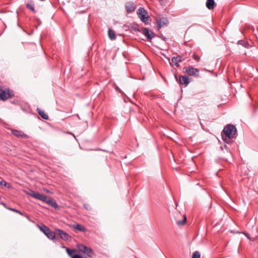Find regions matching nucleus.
I'll return each mask as SVG.
<instances>
[{"label": "nucleus", "instance_id": "25", "mask_svg": "<svg viewBox=\"0 0 258 258\" xmlns=\"http://www.w3.org/2000/svg\"><path fill=\"white\" fill-rule=\"evenodd\" d=\"M0 185L2 186H6L7 185V183L4 180H2L0 181Z\"/></svg>", "mask_w": 258, "mask_h": 258}, {"label": "nucleus", "instance_id": "8", "mask_svg": "<svg viewBox=\"0 0 258 258\" xmlns=\"http://www.w3.org/2000/svg\"><path fill=\"white\" fill-rule=\"evenodd\" d=\"M156 23L158 24V29L161 27L167 26L168 24V21L166 18H161L156 20Z\"/></svg>", "mask_w": 258, "mask_h": 258}, {"label": "nucleus", "instance_id": "27", "mask_svg": "<svg viewBox=\"0 0 258 258\" xmlns=\"http://www.w3.org/2000/svg\"><path fill=\"white\" fill-rule=\"evenodd\" d=\"M72 258H82L81 256L77 254H75V255H73V256H72Z\"/></svg>", "mask_w": 258, "mask_h": 258}, {"label": "nucleus", "instance_id": "28", "mask_svg": "<svg viewBox=\"0 0 258 258\" xmlns=\"http://www.w3.org/2000/svg\"><path fill=\"white\" fill-rule=\"evenodd\" d=\"M244 234L249 239L251 240V238L250 237L249 235L247 234V233H244ZM251 240H253L252 239H251Z\"/></svg>", "mask_w": 258, "mask_h": 258}, {"label": "nucleus", "instance_id": "7", "mask_svg": "<svg viewBox=\"0 0 258 258\" xmlns=\"http://www.w3.org/2000/svg\"><path fill=\"white\" fill-rule=\"evenodd\" d=\"M55 234L58 235L60 237L64 240H68L70 237L68 233L59 229H56L55 230Z\"/></svg>", "mask_w": 258, "mask_h": 258}, {"label": "nucleus", "instance_id": "30", "mask_svg": "<svg viewBox=\"0 0 258 258\" xmlns=\"http://www.w3.org/2000/svg\"><path fill=\"white\" fill-rule=\"evenodd\" d=\"M44 190L45 191H46V192H48V193H49V192H50L49 190L46 189H44Z\"/></svg>", "mask_w": 258, "mask_h": 258}, {"label": "nucleus", "instance_id": "10", "mask_svg": "<svg viewBox=\"0 0 258 258\" xmlns=\"http://www.w3.org/2000/svg\"><path fill=\"white\" fill-rule=\"evenodd\" d=\"M31 196L34 198L41 200L43 202H45V203L48 199L46 196L40 194L36 192H33Z\"/></svg>", "mask_w": 258, "mask_h": 258}, {"label": "nucleus", "instance_id": "23", "mask_svg": "<svg viewBox=\"0 0 258 258\" xmlns=\"http://www.w3.org/2000/svg\"><path fill=\"white\" fill-rule=\"evenodd\" d=\"M8 209L10 210V211H13V212H15L16 213H17L21 215H22V213L19 211V210H17V209H13V208H7Z\"/></svg>", "mask_w": 258, "mask_h": 258}, {"label": "nucleus", "instance_id": "33", "mask_svg": "<svg viewBox=\"0 0 258 258\" xmlns=\"http://www.w3.org/2000/svg\"><path fill=\"white\" fill-rule=\"evenodd\" d=\"M2 205L5 206V204L4 203H2Z\"/></svg>", "mask_w": 258, "mask_h": 258}, {"label": "nucleus", "instance_id": "29", "mask_svg": "<svg viewBox=\"0 0 258 258\" xmlns=\"http://www.w3.org/2000/svg\"><path fill=\"white\" fill-rule=\"evenodd\" d=\"M222 139H223V140L225 142H226L228 143V142L226 141V138H224V136H222Z\"/></svg>", "mask_w": 258, "mask_h": 258}, {"label": "nucleus", "instance_id": "21", "mask_svg": "<svg viewBox=\"0 0 258 258\" xmlns=\"http://www.w3.org/2000/svg\"><path fill=\"white\" fill-rule=\"evenodd\" d=\"M186 220V218L185 215H183V220H179L176 222V223L178 225H183L185 224Z\"/></svg>", "mask_w": 258, "mask_h": 258}, {"label": "nucleus", "instance_id": "15", "mask_svg": "<svg viewBox=\"0 0 258 258\" xmlns=\"http://www.w3.org/2000/svg\"><path fill=\"white\" fill-rule=\"evenodd\" d=\"M37 112L38 114L43 119H48V116L41 109L37 108Z\"/></svg>", "mask_w": 258, "mask_h": 258}, {"label": "nucleus", "instance_id": "16", "mask_svg": "<svg viewBox=\"0 0 258 258\" xmlns=\"http://www.w3.org/2000/svg\"><path fill=\"white\" fill-rule=\"evenodd\" d=\"M46 203L50 205L52 207L57 208L58 207V205L56 204V203L55 202V201H54V200H53L50 198L47 199V200L46 202Z\"/></svg>", "mask_w": 258, "mask_h": 258}, {"label": "nucleus", "instance_id": "22", "mask_svg": "<svg viewBox=\"0 0 258 258\" xmlns=\"http://www.w3.org/2000/svg\"><path fill=\"white\" fill-rule=\"evenodd\" d=\"M201 255L199 251H197L193 253L191 258H200Z\"/></svg>", "mask_w": 258, "mask_h": 258}, {"label": "nucleus", "instance_id": "5", "mask_svg": "<svg viewBox=\"0 0 258 258\" xmlns=\"http://www.w3.org/2000/svg\"><path fill=\"white\" fill-rule=\"evenodd\" d=\"M137 13L141 20L146 23L149 18L147 11L144 8H140L138 9Z\"/></svg>", "mask_w": 258, "mask_h": 258}, {"label": "nucleus", "instance_id": "6", "mask_svg": "<svg viewBox=\"0 0 258 258\" xmlns=\"http://www.w3.org/2000/svg\"><path fill=\"white\" fill-rule=\"evenodd\" d=\"M13 96L12 93H11L8 89H0V99L6 100L11 98Z\"/></svg>", "mask_w": 258, "mask_h": 258}, {"label": "nucleus", "instance_id": "18", "mask_svg": "<svg viewBox=\"0 0 258 258\" xmlns=\"http://www.w3.org/2000/svg\"><path fill=\"white\" fill-rule=\"evenodd\" d=\"M108 34L109 38L111 40H115L116 39V36H115V33L112 30L109 29Z\"/></svg>", "mask_w": 258, "mask_h": 258}, {"label": "nucleus", "instance_id": "2", "mask_svg": "<svg viewBox=\"0 0 258 258\" xmlns=\"http://www.w3.org/2000/svg\"><path fill=\"white\" fill-rule=\"evenodd\" d=\"M39 229L50 239L55 238V233L52 232L47 226L44 225L39 226Z\"/></svg>", "mask_w": 258, "mask_h": 258}, {"label": "nucleus", "instance_id": "11", "mask_svg": "<svg viewBox=\"0 0 258 258\" xmlns=\"http://www.w3.org/2000/svg\"><path fill=\"white\" fill-rule=\"evenodd\" d=\"M12 134L17 137H21V138H26L27 135H25L24 133H23L21 131L16 130H13L12 131Z\"/></svg>", "mask_w": 258, "mask_h": 258}, {"label": "nucleus", "instance_id": "31", "mask_svg": "<svg viewBox=\"0 0 258 258\" xmlns=\"http://www.w3.org/2000/svg\"><path fill=\"white\" fill-rule=\"evenodd\" d=\"M84 206L87 209H88V207H87L86 205H85Z\"/></svg>", "mask_w": 258, "mask_h": 258}, {"label": "nucleus", "instance_id": "17", "mask_svg": "<svg viewBox=\"0 0 258 258\" xmlns=\"http://www.w3.org/2000/svg\"><path fill=\"white\" fill-rule=\"evenodd\" d=\"M73 227L75 229L78 230L80 231L83 232L85 231V228L82 225L79 224H74Z\"/></svg>", "mask_w": 258, "mask_h": 258}, {"label": "nucleus", "instance_id": "32", "mask_svg": "<svg viewBox=\"0 0 258 258\" xmlns=\"http://www.w3.org/2000/svg\"><path fill=\"white\" fill-rule=\"evenodd\" d=\"M62 247V248H65V249H66V248H67V247H66V246H63Z\"/></svg>", "mask_w": 258, "mask_h": 258}, {"label": "nucleus", "instance_id": "26", "mask_svg": "<svg viewBox=\"0 0 258 258\" xmlns=\"http://www.w3.org/2000/svg\"><path fill=\"white\" fill-rule=\"evenodd\" d=\"M193 58L198 61L200 60V57L195 54L193 55Z\"/></svg>", "mask_w": 258, "mask_h": 258}, {"label": "nucleus", "instance_id": "1", "mask_svg": "<svg viewBox=\"0 0 258 258\" xmlns=\"http://www.w3.org/2000/svg\"><path fill=\"white\" fill-rule=\"evenodd\" d=\"M223 132L226 138L231 139L235 135L236 128L233 125L228 124L224 128Z\"/></svg>", "mask_w": 258, "mask_h": 258}, {"label": "nucleus", "instance_id": "12", "mask_svg": "<svg viewBox=\"0 0 258 258\" xmlns=\"http://www.w3.org/2000/svg\"><path fill=\"white\" fill-rule=\"evenodd\" d=\"M179 82L180 84L185 85V86H187L189 83L188 77L187 76H181Z\"/></svg>", "mask_w": 258, "mask_h": 258}, {"label": "nucleus", "instance_id": "14", "mask_svg": "<svg viewBox=\"0 0 258 258\" xmlns=\"http://www.w3.org/2000/svg\"><path fill=\"white\" fill-rule=\"evenodd\" d=\"M215 5L214 0H207L206 2V6L209 10H212L214 8Z\"/></svg>", "mask_w": 258, "mask_h": 258}, {"label": "nucleus", "instance_id": "4", "mask_svg": "<svg viewBox=\"0 0 258 258\" xmlns=\"http://www.w3.org/2000/svg\"><path fill=\"white\" fill-rule=\"evenodd\" d=\"M183 72L184 73L187 74L189 76H198L199 70L192 66H189L183 68Z\"/></svg>", "mask_w": 258, "mask_h": 258}, {"label": "nucleus", "instance_id": "19", "mask_svg": "<svg viewBox=\"0 0 258 258\" xmlns=\"http://www.w3.org/2000/svg\"><path fill=\"white\" fill-rule=\"evenodd\" d=\"M181 61V57L180 56H178L177 57H173L172 58V62L175 63V65L177 66H178V63Z\"/></svg>", "mask_w": 258, "mask_h": 258}, {"label": "nucleus", "instance_id": "3", "mask_svg": "<svg viewBox=\"0 0 258 258\" xmlns=\"http://www.w3.org/2000/svg\"><path fill=\"white\" fill-rule=\"evenodd\" d=\"M77 247L80 251L87 255L89 257H91L94 254L93 250L90 247L80 244H77Z\"/></svg>", "mask_w": 258, "mask_h": 258}, {"label": "nucleus", "instance_id": "20", "mask_svg": "<svg viewBox=\"0 0 258 258\" xmlns=\"http://www.w3.org/2000/svg\"><path fill=\"white\" fill-rule=\"evenodd\" d=\"M66 250L67 252V253L68 254V255L71 257L72 258V256H73V252H76V250H74V249H72V250H70L69 248H66Z\"/></svg>", "mask_w": 258, "mask_h": 258}, {"label": "nucleus", "instance_id": "24", "mask_svg": "<svg viewBox=\"0 0 258 258\" xmlns=\"http://www.w3.org/2000/svg\"><path fill=\"white\" fill-rule=\"evenodd\" d=\"M27 7L29 9L31 10L32 11L35 12L34 8V7H33L32 5H31V4H27Z\"/></svg>", "mask_w": 258, "mask_h": 258}, {"label": "nucleus", "instance_id": "9", "mask_svg": "<svg viewBox=\"0 0 258 258\" xmlns=\"http://www.w3.org/2000/svg\"><path fill=\"white\" fill-rule=\"evenodd\" d=\"M141 32L145 36H146L148 40H151L154 37V33L147 28H142Z\"/></svg>", "mask_w": 258, "mask_h": 258}, {"label": "nucleus", "instance_id": "13", "mask_svg": "<svg viewBox=\"0 0 258 258\" xmlns=\"http://www.w3.org/2000/svg\"><path fill=\"white\" fill-rule=\"evenodd\" d=\"M126 11L128 12H132L135 10V6L133 3H127L125 5Z\"/></svg>", "mask_w": 258, "mask_h": 258}]
</instances>
